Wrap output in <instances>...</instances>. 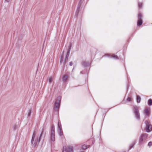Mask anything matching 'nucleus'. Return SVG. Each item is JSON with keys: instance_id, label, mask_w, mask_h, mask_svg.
<instances>
[{"instance_id": "obj_1", "label": "nucleus", "mask_w": 152, "mask_h": 152, "mask_svg": "<svg viewBox=\"0 0 152 152\" xmlns=\"http://www.w3.org/2000/svg\"><path fill=\"white\" fill-rule=\"evenodd\" d=\"M43 132L44 131L42 129L40 134L39 138L37 137L36 139H35V133L34 131V132L31 140V143L33 146L35 147L38 145L41 140V137L42 136Z\"/></svg>"}, {"instance_id": "obj_2", "label": "nucleus", "mask_w": 152, "mask_h": 152, "mask_svg": "<svg viewBox=\"0 0 152 152\" xmlns=\"http://www.w3.org/2000/svg\"><path fill=\"white\" fill-rule=\"evenodd\" d=\"M148 134L146 133H143L140 136L138 139V145H139L142 146L147 142V139Z\"/></svg>"}, {"instance_id": "obj_3", "label": "nucleus", "mask_w": 152, "mask_h": 152, "mask_svg": "<svg viewBox=\"0 0 152 152\" xmlns=\"http://www.w3.org/2000/svg\"><path fill=\"white\" fill-rule=\"evenodd\" d=\"M61 98L60 96H58L56 99L54 103L53 110L54 112H58L60 107Z\"/></svg>"}, {"instance_id": "obj_4", "label": "nucleus", "mask_w": 152, "mask_h": 152, "mask_svg": "<svg viewBox=\"0 0 152 152\" xmlns=\"http://www.w3.org/2000/svg\"><path fill=\"white\" fill-rule=\"evenodd\" d=\"M84 1H80L77 5V9L75 12V17L77 18L79 12H81V10L86 4V2Z\"/></svg>"}, {"instance_id": "obj_5", "label": "nucleus", "mask_w": 152, "mask_h": 152, "mask_svg": "<svg viewBox=\"0 0 152 152\" xmlns=\"http://www.w3.org/2000/svg\"><path fill=\"white\" fill-rule=\"evenodd\" d=\"M132 110L136 119L137 120H140V117L139 110L138 107L136 106H134L133 107Z\"/></svg>"}, {"instance_id": "obj_6", "label": "nucleus", "mask_w": 152, "mask_h": 152, "mask_svg": "<svg viewBox=\"0 0 152 152\" xmlns=\"http://www.w3.org/2000/svg\"><path fill=\"white\" fill-rule=\"evenodd\" d=\"M50 138L51 140L54 142L55 140V127L53 124L51 126Z\"/></svg>"}, {"instance_id": "obj_7", "label": "nucleus", "mask_w": 152, "mask_h": 152, "mask_svg": "<svg viewBox=\"0 0 152 152\" xmlns=\"http://www.w3.org/2000/svg\"><path fill=\"white\" fill-rule=\"evenodd\" d=\"M142 18L143 16L142 14L139 13L137 16V25L138 26L140 27L142 25L143 23Z\"/></svg>"}, {"instance_id": "obj_8", "label": "nucleus", "mask_w": 152, "mask_h": 152, "mask_svg": "<svg viewBox=\"0 0 152 152\" xmlns=\"http://www.w3.org/2000/svg\"><path fill=\"white\" fill-rule=\"evenodd\" d=\"M62 152H73V147L71 146H63Z\"/></svg>"}, {"instance_id": "obj_9", "label": "nucleus", "mask_w": 152, "mask_h": 152, "mask_svg": "<svg viewBox=\"0 0 152 152\" xmlns=\"http://www.w3.org/2000/svg\"><path fill=\"white\" fill-rule=\"evenodd\" d=\"M146 125V131L147 132H150L152 131V126L150 124L148 121H146L145 122Z\"/></svg>"}, {"instance_id": "obj_10", "label": "nucleus", "mask_w": 152, "mask_h": 152, "mask_svg": "<svg viewBox=\"0 0 152 152\" xmlns=\"http://www.w3.org/2000/svg\"><path fill=\"white\" fill-rule=\"evenodd\" d=\"M72 47V44L71 43L69 44L68 48L67 51L66 55L65 58L64 60V62L65 63L67 62L68 58L70 52Z\"/></svg>"}, {"instance_id": "obj_11", "label": "nucleus", "mask_w": 152, "mask_h": 152, "mask_svg": "<svg viewBox=\"0 0 152 152\" xmlns=\"http://www.w3.org/2000/svg\"><path fill=\"white\" fill-rule=\"evenodd\" d=\"M81 65L85 68L89 67L90 66L91 64L88 62L84 61L81 62Z\"/></svg>"}, {"instance_id": "obj_12", "label": "nucleus", "mask_w": 152, "mask_h": 152, "mask_svg": "<svg viewBox=\"0 0 152 152\" xmlns=\"http://www.w3.org/2000/svg\"><path fill=\"white\" fill-rule=\"evenodd\" d=\"M62 81L64 83L66 84L68 80V77L67 75H63L62 77Z\"/></svg>"}, {"instance_id": "obj_13", "label": "nucleus", "mask_w": 152, "mask_h": 152, "mask_svg": "<svg viewBox=\"0 0 152 152\" xmlns=\"http://www.w3.org/2000/svg\"><path fill=\"white\" fill-rule=\"evenodd\" d=\"M144 113L145 116H149L150 115V109L148 107H146Z\"/></svg>"}, {"instance_id": "obj_14", "label": "nucleus", "mask_w": 152, "mask_h": 152, "mask_svg": "<svg viewBox=\"0 0 152 152\" xmlns=\"http://www.w3.org/2000/svg\"><path fill=\"white\" fill-rule=\"evenodd\" d=\"M90 147V146L89 145L84 144L81 146V148L84 151L89 148Z\"/></svg>"}, {"instance_id": "obj_15", "label": "nucleus", "mask_w": 152, "mask_h": 152, "mask_svg": "<svg viewBox=\"0 0 152 152\" xmlns=\"http://www.w3.org/2000/svg\"><path fill=\"white\" fill-rule=\"evenodd\" d=\"M136 141H133L132 143L131 144L130 146H129V150H130L132 148H134L135 145V144H136Z\"/></svg>"}, {"instance_id": "obj_16", "label": "nucleus", "mask_w": 152, "mask_h": 152, "mask_svg": "<svg viewBox=\"0 0 152 152\" xmlns=\"http://www.w3.org/2000/svg\"><path fill=\"white\" fill-rule=\"evenodd\" d=\"M58 130H62L61 123L59 121L58 124Z\"/></svg>"}, {"instance_id": "obj_17", "label": "nucleus", "mask_w": 152, "mask_h": 152, "mask_svg": "<svg viewBox=\"0 0 152 152\" xmlns=\"http://www.w3.org/2000/svg\"><path fill=\"white\" fill-rule=\"evenodd\" d=\"M136 101L137 103H140L141 101V98L138 95L136 96Z\"/></svg>"}, {"instance_id": "obj_18", "label": "nucleus", "mask_w": 152, "mask_h": 152, "mask_svg": "<svg viewBox=\"0 0 152 152\" xmlns=\"http://www.w3.org/2000/svg\"><path fill=\"white\" fill-rule=\"evenodd\" d=\"M148 104L149 106L152 105V99H150L148 100Z\"/></svg>"}, {"instance_id": "obj_19", "label": "nucleus", "mask_w": 152, "mask_h": 152, "mask_svg": "<svg viewBox=\"0 0 152 152\" xmlns=\"http://www.w3.org/2000/svg\"><path fill=\"white\" fill-rule=\"evenodd\" d=\"M58 133L60 136H62L63 135L62 130H59Z\"/></svg>"}, {"instance_id": "obj_20", "label": "nucleus", "mask_w": 152, "mask_h": 152, "mask_svg": "<svg viewBox=\"0 0 152 152\" xmlns=\"http://www.w3.org/2000/svg\"><path fill=\"white\" fill-rule=\"evenodd\" d=\"M31 109L29 110L28 113V117H29L31 116Z\"/></svg>"}, {"instance_id": "obj_21", "label": "nucleus", "mask_w": 152, "mask_h": 152, "mask_svg": "<svg viewBox=\"0 0 152 152\" xmlns=\"http://www.w3.org/2000/svg\"><path fill=\"white\" fill-rule=\"evenodd\" d=\"M112 58H115L116 59H118V56L115 54L113 55V56H112Z\"/></svg>"}, {"instance_id": "obj_22", "label": "nucleus", "mask_w": 152, "mask_h": 152, "mask_svg": "<svg viewBox=\"0 0 152 152\" xmlns=\"http://www.w3.org/2000/svg\"><path fill=\"white\" fill-rule=\"evenodd\" d=\"M105 56L106 57H107L110 58H112V56H111V55H110V54H109L108 53L106 54L105 55Z\"/></svg>"}, {"instance_id": "obj_23", "label": "nucleus", "mask_w": 152, "mask_h": 152, "mask_svg": "<svg viewBox=\"0 0 152 152\" xmlns=\"http://www.w3.org/2000/svg\"><path fill=\"white\" fill-rule=\"evenodd\" d=\"M138 7L139 9H141V8L142 7V3H138Z\"/></svg>"}, {"instance_id": "obj_24", "label": "nucleus", "mask_w": 152, "mask_h": 152, "mask_svg": "<svg viewBox=\"0 0 152 152\" xmlns=\"http://www.w3.org/2000/svg\"><path fill=\"white\" fill-rule=\"evenodd\" d=\"M132 98H131L129 97H128L127 99V101L128 102H130L132 101Z\"/></svg>"}, {"instance_id": "obj_25", "label": "nucleus", "mask_w": 152, "mask_h": 152, "mask_svg": "<svg viewBox=\"0 0 152 152\" xmlns=\"http://www.w3.org/2000/svg\"><path fill=\"white\" fill-rule=\"evenodd\" d=\"M152 145V142L150 141L148 144V146L149 147H151Z\"/></svg>"}, {"instance_id": "obj_26", "label": "nucleus", "mask_w": 152, "mask_h": 152, "mask_svg": "<svg viewBox=\"0 0 152 152\" xmlns=\"http://www.w3.org/2000/svg\"><path fill=\"white\" fill-rule=\"evenodd\" d=\"M63 58L62 57H60V64H61L62 61H63Z\"/></svg>"}, {"instance_id": "obj_27", "label": "nucleus", "mask_w": 152, "mask_h": 152, "mask_svg": "<svg viewBox=\"0 0 152 152\" xmlns=\"http://www.w3.org/2000/svg\"><path fill=\"white\" fill-rule=\"evenodd\" d=\"M52 78L51 77H50L48 79V81L49 83H50L52 82Z\"/></svg>"}, {"instance_id": "obj_28", "label": "nucleus", "mask_w": 152, "mask_h": 152, "mask_svg": "<svg viewBox=\"0 0 152 152\" xmlns=\"http://www.w3.org/2000/svg\"><path fill=\"white\" fill-rule=\"evenodd\" d=\"M64 51H63L61 56V57H64Z\"/></svg>"}, {"instance_id": "obj_29", "label": "nucleus", "mask_w": 152, "mask_h": 152, "mask_svg": "<svg viewBox=\"0 0 152 152\" xmlns=\"http://www.w3.org/2000/svg\"><path fill=\"white\" fill-rule=\"evenodd\" d=\"M72 64H73V63L72 61L69 62V65L70 66H72Z\"/></svg>"}, {"instance_id": "obj_30", "label": "nucleus", "mask_w": 152, "mask_h": 152, "mask_svg": "<svg viewBox=\"0 0 152 152\" xmlns=\"http://www.w3.org/2000/svg\"><path fill=\"white\" fill-rule=\"evenodd\" d=\"M85 73L84 72V71H81L80 72V74H85Z\"/></svg>"}, {"instance_id": "obj_31", "label": "nucleus", "mask_w": 152, "mask_h": 152, "mask_svg": "<svg viewBox=\"0 0 152 152\" xmlns=\"http://www.w3.org/2000/svg\"><path fill=\"white\" fill-rule=\"evenodd\" d=\"M17 128V126L16 125L14 126L13 127V128L14 130L16 128Z\"/></svg>"}, {"instance_id": "obj_32", "label": "nucleus", "mask_w": 152, "mask_h": 152, "mask_svg": "<svg viewBox=\"0 0 152 152\" xmlns=\"http://www.w3.org/2000/svg\"><path fill=\"white\" fill-rule=\"evenodd\" d=\"M129 87V85H127V86H126V88H127V91H128Z\"/></svg>"}, {"instance_id": "obj_33", "label": "nucleus", "mask_w": 152, "mask_h": 152, "mask_svg": "<svg viewBox=\"0 0 152 152\" xmlns=\"http://www.w3.org/2000/svg\"><path fill=\"white\" fill-rule=\"evenodd\" d=\"M5 3H8V1H7V0H6V1H5Z\"/></svg>"}, {"instance_id": "obj_34", "label": "nucleus", "mask_w": 152, "mask_h": 152, "mask_svg": "<svg viewBox=\"0 0 152 152\" xmlns=\"http://www.w3.org/2000/svg\"><path fill=\"white\" fill-rule=\"evenodd\" d=\"M129 77H128V76H127V79H128V82L129 81Z\"/></svg>"}, {"instance_id": "obj_35", "label": "nucleus", "mask_w": 152, "mask_h": 152, "mask_svg": "<svg viewBox=\"0 0 152 152\" xmlns=\"http://www.w3.org/2000/svg\"><path fill=\"white\" fill-rule=\"evenodd\" d=\"M88 73V71H87V70L86 71V73Z\"/></svg>"}, {"instance_id": "obj_36", "label": "nucleus", "mask_w": 152, "mask_h": 152, "mask_svg": "<svg viewBox=\"0 0 152 152\" xmlns=\"http://www.w3.org/2000/svg\"><path fill=\"white\" fill-rule=\"evenodd\" d=\"M94 143V141H93V143Z\"/></svg>"}]
</instances>
